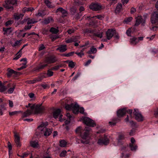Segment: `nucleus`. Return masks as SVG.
Returning <instances> with one entry per match:
<instances>
[{
    "mask_svg": "<svg viewBox=\"0 0 158 158\" xmlns=\"http://www.w3.org/2000/svg\"><path fill=\"white\" fill-rule=\"evenodd\" d=\"M90 129L85 127V129L81 132L80 136L81 138V142L84 144H88L89 142V131Z\"/></svg>",
    "mask_w": 158,
    "mask_h": 158,
    "instance_id": "f257e3e1",
    "label": "nucleus"
},
{
    "mask_svg": "<svg viewBox=\"0 0 158 158\" xmlns=\"http://www.w3.org/2000/svg\"><path fill=\"white\" fill-rule=\"evenodd\" d=\"M3 4V6L7 9H13V7L10 5H16L17 4V0H6Z\"/></svg>",
    "mask_w": 158,
    "mask_h": 158,
    "instance_id": "f03ea898",
    "label": "nucleus"
},
{
    "mask_svg": "<svg viewBox=\"0 0 158 158\" xmlns=\"http://www.w3.org/2000/svg\"><path fill=\"white\" fill-rule=\"evenodd\" d=\"M83 122L86 125L92 127L96 126L94 122L89 118L85 117L83 118Z\"/></svg>",
    "mask_w": 158,
    "mask_h": 158,
    "instance_id": "7ed1b4c3",
    "label": "nucleus"
},
{
    "mask_svg": "<svg viewBox=\"0 0 158 158\" xmlns=\"http://www.w3.org/2000/svg\"><path fill=\"white\" fill-rule=\"evenodd\" d=\"M57 60L56 57L54 55H50L46 57L45 59V63L48 64L53 63Z\"/></svg>",
    "mask_w": 158,
    "mask_h": 158,
    "instance_id": "20e7f679",
    "label": "nucleus"
},
{
    "mask_svg": "<svg viewBox=\"0 0 158 158\" xmlns=\"http://www.w3.org/2000/svg\"><path fill=\"white\" fill-rule=\"evenodd\" d=\"M61 110L60 109H58L55 110L53 113V117L55 118H58V116H59V120L60 122L63 121L64 120V119L62 118V115L60 114Z\"/></svg>",
    "mask_w": 158,
    "mask_h": 158,
    "instance_id": "39448f33",
    "label": "nucleus"
},
{
    "mask_svg": "<svg viewBox=\"0 0 158 158\" xmlns=\"http://www.w3.org/2000/svg\"><path fill=\"white\" fill-rule=\"evenodd\" d=\"M109 143V140L107 136L105 135L103 138L98 139V143L100 145H107Z\"/></svg>",
    "mask_w": 158,
    "mask_h": 158,
    "instance_id": "423d86ee",
    "label": "nucleus"
},
{
    "mask_svg": "<svg viewBox=\"0 0 158 158\" xmlns=\"http://www.w3.org/2000/svg\"><path fill=\"white\" fill-rule=\"evenodd\" d=\"M143 16L144 19H143L141 16H138L136 18L135 26H138L140 24V23H141L143 25H144L145 23V19L146 17L145 15H144Z\"/></svg>",
    "mask_w": 158,
    "mask_h": 158,
    "instance_id": "0eeeda50",
    "label": "nucleus"
},
{
    "mask_svg": "<svg viewBox=\"0 0 158 158\" xmlns=\"http://www.w3.org/2000/svg\"><path fill=\"white\" fill-rule=\"evenodd\" d=\"M133 114L135 116V119L138 121H142L143 120V117L142 114L139 112L138 110L134 109Z\"/></svg>",
    "mask_w": 158,
    "mask_h": 158,
    "instance_id": "6e6552de",
    "label": "nucleus"
},
{
    "mask_svg": "<svg viewBox=\"0 0 158 158\" xmlns=\"http://www.w3.org/2000/svg\"><path fill=\"white\" fill-rule=\"evenodd\" d=\"M20 74L21 73L20 72L14 71V70H9L7 73V75L8 77H10L11 76L16 77Z\"/></svg>",
    "mask_w": 158,
    "mask_h": 158,
    "instance_id": "1a4fd4ad",
    "label": "nucleus"
},
{
    "mask_svg": "<svg viewBox=\"0 0 158 158\" xmlns=\"http://www.w3.org/2000/svg\"><path fill=\"white\" fill-rule=\"evenodd\" d=\"M151 21L152 24L155 23L158 21V12L155 11L151 15Z\"/></svg>",
    "mask_w": 158,
    "mask_h": 158,
    "instance_id": "9d476101",
    "label": "nucleus"
},
{
    "mask_svg": "<svg viewBox=\"0 0 158 158\" xmlns=\"http://www.w3.org/2000/svg\"><path fill=\"white\" fill-rule=\"evenodd\" d=\"M114 33H116V30L112 29H108L106 32V38L110 40L114 36Z\"/></svg>",
    "mask_w": 158,
    "mask_h": 158,
    "instance_id": "9b49d317",
    "label": "nucleus"
},
{
    "mask_svg": "<svg viewBox=\"0 0 158 158\" xmlns=\"http://www.w3.org/2000/svg\"><path fill=\"white\" fill-rule=\"evenodd\" d=\"M42 134H43L45 136H49L52 133V129L44 127L43 129H40Z\"/></svg>",
    "mask_w": 158,
    "mask_h": 158,
    "instance_id": "f8f14e48",
    "label": "nucleus"
},
{
    "mask_svg": "<svg viewBox=\"0 0 158 158\" xmlns=\"http://www.w3.org/2000/svg\"><path fill=\"white\" fill-rule=\"evenodd\" d=\"M89 8L93 10L97 11L101 9V6L98 3H92L89 5Z\"/></svg>",
    "mask_w": 158,
    "mask_h": 158,
    "instance_id": "ddd939ff",
    "label": "nucleus"
},
{
    "mask_svg": "<svg viewBox=\"0 0 158 158\" xmlns=\"http://www.w3.org/2000/svg\"><path fill=\"white\" fill-rule=\"evenodd\" d=\"M126 113V108H123L118 110L117 111V116L119 118L123 117Z\"/></svg>",
    "mask_w": 158,
    "mask_h": 158,
    "instance_id": "4468645a",
    "label": "nucleus"
},
{
    "mask_svg": "<svg viewBox=\"0 0 158 158\" xmlns=\"http://www.w3.org/2000/svg\"><path fill=\"white\" fill-rule=\"evenodd\" d=\"M44 110V107L40 105H37L35 106V114H38L42 113Z\"/></svg>",
    "mask_w": 158,
    "mask_h": 158,
    "instance_id": "2eb2a0df",
    "label": "nucleus"
},
{
    "mask_svg": "<svg viewBox=\"0 0 158 158\" xmlns=\"http://www.w3.org/2000/svg\"><path fill=\"white\" fill-rule=\"evenodd\" d=\"M15 141L17 147H20L21 144L20 142V137L16 133H14Z\"/></svg>",
    "mask_w": 158,
    "mask_h": 158,
    "instance_id": "dca6fc26",
    "label": "nucleus"
},
{
    "mask_svg": "<svg viewBox=\"0 0 158 158\" xmlns=\"http://www.w3.org/2000/svg\"><path fill=\"white\" fill-rule=\"evenodd\" d=\"M20 61H23L24 63H22L21 67L20 68H18L17 69H23L26 68L27 66L26 65L27 63L26 59V58H23Z\"/></svg>",
    "mask_w": 158,
    "mask_h": 158,
    "instance_id": "f3484780",
    "label": "nucleus"
},
{
    "mask_svg": "<svg viewBox=\"0 0 158 158\" xmlns=\"http://www.w3.org/2000/svg\"><path fill=\"white\" fill-rule=\"evenodd\" d=\"M11 29V27H3L2 31L4 32V35H8L10 34L12 32Z\"/></svg>",
    "mask_w": 158,
    "mask_h": 158,
    "instance_id": "a211bd4d",
    "label": "nucleus"
},
{
    "mask_svg": "<svg viewBox=\"0 0 158 158\" xmlns=\"http://www.w3.org/2000/svg\"><path fill=\"white\" fill-rule=\"evenodd\" d=\"M53 19L51 17H48L44 20L43 23L44 24L47 25L51 22H53Z\"/></svg>",
    "mask_w": 158,
    "mask_h": 158,
    "instance_id": "6ab92c4d",
    "label": "nucleus"
},
{
    "mask_svg": "<svg viewBox=\"0 0 158 158\" xmlns=\"http://www.w3.org/2000/svg\"><path fill=\"white\" fill-rule=\"evenodd\" d=\"M24 15L23 14L15 13L14 14V18L15 20H18L19 19H22Z\"/></svg>",
    "mask_w": 158,
    "mask_h": 158,
    "instance_id": "aec40b11",
    "label": "nucleus"
},
{
    "mask_svg": "<svg viewBox=\"0 0 158 158\" xmlns=\"http://www.w3.org/2000/svg\"><path fill=\"white\" fill-rule=\"evenodd\" d=\"M122 5L121 3H118L115 10V12L116 14H118L122 10Z\"/></svg>",
    "mask_w": 158,
    "mask_h": 158,
    "instance_id": "412c9836",
    "label": "nucleus"
},
{
    "mask_svg": "<svg viewBox=\"0 0 158 158\" xmlns=\"http://www.w3.org/2000/svg\"><path fill=\"white\" fill-rule=\"evenodd\" d=\"M72 110L73 112L75 114L78 113L79 111V106L77 104H75L73 106Z\"/></svg>",
    "mask_w": 158,
    "mask_h": 158,
    "instance_id": "4be33fe9",
    "label": "nucleus"
},
{
    "mask_svg": "<svg viewBox=\"0 0 158 158\" xmlns=\"http://www.w3.org/2000/svg\"><path fill=\"white\" fill-rule=\"evenodd\" d=\"M57 50H59L60 52H64L67 50L66 45H61L57 49Z\"/></svg>",
    "mask_w": 158,
    "mask_h": 158,
    "instance_id": "5701e85b",
    "label": "nucleus"
},
{
    "mask_svg": "<svg viewBox=\"0 0 158 158\" xmlns=\"http://www.w3.org/2000/svg\"><path fill=\"white\" fill-rule=\"evenodd\" d=\"M32 113V111L28 110L25 112H24L22 114L23 118L27 117L30 115Z\"/></svg>",
    "mask_w": 158,
    "mask_h": 158,
    "instance_id": "b1692460",
    "label": "nucleus"
},
{
    "mask_svg": "<svg viewBox=\"0 0 158 158\" xmlns=\"http://www.w3.org/2000/svg\"><path fill=\"white\" fill-rule=\"evenodd\" d=\"M44 2L46 6L49 8H53L54 6L51 4V2L49 0H44Z\"/></svg>",
    "mask_w": 158,
    "mask_h": 158,
    "instance_id": "393cba45",
    "label": "nucleus"
},
{
    "mask_svg": "<svg viewBox=\"0 0 158 158\" xmlns=\"http://www.w3.org/2000/svg\"><path fill=\"white\" fill-rule=\"evenodd\" d=\"M16 86V85L15 83H13L11 85L12 87L8 89V93L9 94H12V93H13L15 88Z\"/></svg>",
    "mask_w": 158,
    "mask_h": 158,
    "instance_id": "a878e982",
    "label": "nucleus"
},
{
    "mask_svg": "<svg viewBox=\"0 0 158 158\" xmlns=\"http://www.w3.org/2000/svg\"><path fill=\"white\" fill-rule=\"evenodd\" d=\"M137 38L134 37L130 39V43L132 45H135L138 43L137 41Z\"/></svg>",
    "mask_w": 158,
    "mask_h": 158,
    "instance_id": "bb28decb",
    "label": "nucleus"
},
{
    "mask_svg": "<svg viewBox=\"0 0 158 158\" xmlns=\"http://www.w3.org/2000/svg\"><path fill=\"white\" fill-rule=\"evenodd\" d=\"M97 52V49L96 48L94 47V46L92 47L89 50L87 53L89 54H94L95 53Z\"/></svg>",
    "mask_w": 158,
    "mask_h": 158,
    "instance_id": "cd10ccee",
    "label": "nucleus"
},
{
    "mask_svg": "<svg viewBox=\"0 0 158 158\" xmlns=\"http://www.w3.org/2000/svg\"><path fill=\"white\" fill-rule=\"evenodd\" d=\"M48 125V123L46 122L44 123H42L38 126V128L40 130V129H43L44 127H46Z\"/></svg>",
    "mask_w": 158,
    "mask_h": 158,
    "instance_id": "c85d7f7f",
    "label": "nucleus"
},
{
    "mask_svg": "<svg viewBox=\"0 0 158 158\" xmlns=\"http://www.w3.org/2000/svg\"><path fill=\"white\" fill-rule=\"evenodd\" d=\"M46 77L45 75L42 74L41 75L37 77L36 78V81L37 82L41 81L44 78Z\"/></svg>",
    "mask_w": 158,
    "mask_h": 158,
    "instance_id": "c756f323",
    "label": "nucleus"
},
{
    "mask_svg": "<svg viewBox=\"0 0 158 158\" xmlns=\"http://www.w3.org/2000/svg\"><path fill=\"white\" fill-rule=\"evenodd\" d=\"M59 30L58 29L53 27H51L49 30V31L51 32L54 34L57 33L59 32Z\"/></svg>",
    "mask_w": 158,
    "mask_h": 158,
    "instance_id": "7c9ffc66",
    "label": "nucleus"
},
{
    "mask_svg": "<svg viewBox=\"0 0 158 158\" xmlns=\"http://www.w3.org/2000/svg\"><path fill=\"white\" fill-rule=\"evenodd\" d=\"M37 21H35L34 19H27V23L28 25H29L31 24H34L37 23Z\"/></svg>",
    "mask_w": 158,
    "mask_h": 158,
    "instance_id": "2f4dec72",
    "label": "nucleus"
},
{
    "mask_svg": "<svg viewBox=\"0 0 158 158\" xmlns=\"http://www.w3.org/2000/svg\"><path fill=\"white\" fill-rule=\"evenodd\" d=\"M77 10V9L74 6H73L70 9V12L71 14L73 15H75L76 13Z\"/></svg>",
    "mask_w": 158,
    "mask_h": 158,
    "instance_id": "473e14b6",
    "label": "nucleus"
},
{
    "mask_svg": "<svg viewBox=\"0 0 158 158\" xmlns=\"http://www.w3.org/2000/svg\"><path fill=\"white\" fill-rule=\"evenodd\" d=\"M30 145L33 148H35L37 147L38 145V142L35 141H31L30 142Z\"/></svg>",
    "mask_w": 158,
    "mask_h": 158,
    "instance_id": "72a5a7b5",
    "label": "nucleus"
},
{
    "mask_svg": "<svg viewBox=\"0 0 158 158\" xmlns=\"http://www.w3.org/2000/svg\"><path fill=\"white\" fill-rule=\"evenodd\" d=\"M66 144L67 142L64 140H61L60 141V146L61 147H64Z\"/></svg>",
    "mask_w": 158,
    "mask_h": 158,
    "instance_id": "f704fd0d",
    "label": "nucleus"
},
{
    "mask_svg": "<svg viewBox=\"0 0 158 158\" xmlns=\"http://www.w3.org/2000/svg\"><path fill=\"white\" fill-rule=\"evenodd\" d=\"M133 18L131 17H129L125 18L124 20V22L128 23L131 22L133 19Z\"/></svg>",
    "mask_w": 158,
    "mask_h": 158,
    "instance_id": "c9c22d12",
    "label": "nucleus"
},
{
    "mask_svg": "<svg viewBox=\"0 0 158 158\" xmlns=\"http://www.w3.org/2000/svg\"><path fill=\"white\" fill-rule=\"evenodd\" d=\"M76 63L72 61H71L69 62L68 66L71 68H73L75 66Z\"/></svg>",
    "mask_w": 158,
    "mask_h": 158,
    "instance_id": "e433bc0d",
    "label": "nucleus"
},
{
    "mask_svg": "<svg viewBox=\"0 0 158 158\" xmlns=\"http://www.w3.org/2000/svg\"><path fill=\"white\" fill-rule=\"evenodd\" d=\"M95 32V30H91L89 29H86L84 30V32L85 33H92Z\"/></svg>",
    "mask_w": 158,
    "mask_h": 158,
    "instance_id": "4c0bfd02",
    "label": "nucleus"
},
{
    "mask_svg": "<svg viewBox=\"0 0 158 158\" xmlns=\"http://www.w3.org/2000/svg\"><path fill=\"white\" fill-rule=\"evenodd\" d=\"M82 15V13L79 12V13H77V14L75 15L74 18L76 19H78L81 18Z\"/></svg>",
    "mask_w": 158,
    "mask_h": 158,
    "instance_id": "58836bf2",
    "label": "nucleus"
},
{
    "mask_svg": "<svg viewBox=\"0 0 158 158\" xmlns=\"http://www.w3.org/2000/svg\"><path fill=\"white\" fill-rule=\"evenodd\" d=\"M129 147L130 148L131 150L132 151H135L137 149L138 146H137L135 144H132V146L131 147L129 145Z\"/></svg>",
    "mask_w": 158,
    "mask_h": 158,
    "instance_id": "ea45409f",
    "label": "nucleus"
},
{
    "mask_svg": "<svg viewBox=\"0 0 158 158\" xmlns=\"http://www.w3.org/2000/svg\"><path fill=\"white\" fill-rule=\"evenodd\" d=\"M61 13L62 14V17H63L66 16L68 14L67 11L64 9H63Z\"/></svg>",
    "mask_w": 158,
    "mask_h": 158,
    "instance_id": "a19ab883",
    "label": "nucleus"
},
{
    "mask_svg": "<svg viewBox=\"0 0 158 158\" xmlns=\"http://www.w3.org/2000/svg\"><path fill=\"white\" fill-rule=\"evenodd\" d=\"M21 40H17L15 44L12 45V46L13 47L16 46H19L21 44Z\"/></svg>",
    "mask_w": 158,
    "mask_h": 158,
    "instance_id": "79ce46f5",
    "label": "nucleus"
},
{
    "mask_svg": "<svg viewBox=\"0 0 158 158\" xmlns=\"http://www.w3.org/2000/svg\"><path fill=\"white\" fill-rule=\"evenodd\" d=\"M5 90V86L2 84L1 81H0V91L3 92Z\"/></svg>",
    "mask_w": 158,
    "mask_h": 158,
    "instance_id": "37998d69",
    "label": "nucleus"
},
{
    "mask_svg": "<svg viewBox=\"0 0 158 158\" xmlns=\"http://www.w3.org/2000/svg\"><path fill=\"white\" fill-rule=\"evenodd\" d=\"M53 72L51 71L50 70H48L47 73V74H44L43 75H45V76L46 77V76H47L48 77H51L53 75Z\"/></svg>",
    "mask_w": 158,
    "mask_h": 158,
    "instance_id": "c03bdc74",
    "label": "nucleus"
},
{
    "mask_svg": "<svg viewBox=\"0 0 158 158\" xmlns=\"http://www.w3.org/2000/svg\"><path fill=\"white\" fill-rule=\"evenodd\" d=\"M24 10L26 11H32L34 10V9L32 7H25L24 8Z\"/></svg>",
    "mask_w": 158,
    "mask_h": 158,
    "instance_id": "a18cd8bd",
    "label": "nucleus"
},
{
    "mask_svg": "<svg viewBox=\"0 0 158 158\" xmlns=\"http://www.w3.org/2000/svg\"><path fill=\"white\" fill-rule=\"evenodd\" d=\"M66 153H67V152L66 151L64 150V151H62L60 153V156L61 157H64L66 156Z\"/></svg>",
    "mask_w": 158,
    "mask_h": 158,
    "instance_id": "49530a36",
    "label": "nucleus"
},
{
    "mask_svg": "<svg viewBox=\"0 0 158 158\" xmlns=\"http://www.w3.org/2000/svg\"><path fill=\"white\" fill-rule=\"evenodd\" d=\"M93 33L94 34V36H97L100 37V38H101L102 36V33H100L98 32L95 33V32Z\"/></svg>",
    "mask_w": 158,
    "mask_h": 158,
    "instance_id": "de8ad7c7",
    "label": "nucleus"
},
{
    "mask_svg": "<svg viewBox=\"0 0 158 158\" xmlns=\"http://www.w3.org/2000/svg\"><path fill=\"white\" fill-rule=\"evenodd\" d=\"M73 106L72 105H66L65 106V108L66 110H70L72 109Z\"/></svg>",
    "mask_w": 158,
    "mask_h": 158,
    "instance_id": "09e8293b",
    "label": "nucleus"
},
{
    "mask_svg": "<svg viewBox=\"0 0 158 158\" xmlns=\"http://www.w3.org/2000/svg\"><path fill=\"white\" fill-rule=\"evenodd\" d=\"M110 5L114 4L117 2V0H107Z\"/></svg>",
    "mask_w": 158,
    "mask_h": 158,
    "instance_id": "8fccbe9b",
    "label": "nucleus"
},
{
    "mask_svg": "<svg viewBox=\"0 0 158 158\" xmlns=\"http://www.w3.org/2000/svg\"><path fill=\"white\" fill-rule=\"evenodd\" d=\"M13 23V21L12 20H9L6 22L5 23V25L6 26H10Z\"/></svg>",
    "mask_w": 158,
    "mask_h": 158,
    "instance_id": "3c124183",
    "label": "nucleus"
},
{
    "mask_svg": "<svg viewBox=\"0 0 158 158\" xmlns=\"http://www.w3.org/2000/svg\"><path fill=\"white\" fill-rule=\"evenodd\" d=\"M131 143H130V146L131 147L132 146V144H135V140L134 138L133 137H132L131 139Z\"/></svg>",
    "mask_w": 158,
    "mask_h": 158,
    "instance_id": "603ef678",
    "label": "nucleus"
},
{
    "mask_svg": "<svg viewBox=\"0 0 158 158\" xmlns=\"http://www.w3.org/2000/svg\"><path fill=\"white\" fill-rule=\"evenodd\" d=\"M19 113V112L18 111H15L12 112H9V114L10 116H13L18 114Z\"/></svg>",
    "mask_w": 158,
    "mask_h": 158,
    "instance_id": "864d4df0",
    "label": "nucleus"
},
{
    "mask_svg": "<svg viewBox=\"0 0 158 158\" xmlns=\"http://www.w3.org/2000/svg\"><path fill=\"white\" fill-rule=\"evenodd\" d=\"M75 41L76 40L74 39H73V38H72L71 39H68V40H66V43L68 44V43H72L73 42H75Z\"/></svg>",
    "mask_w": 158,
    "mask_h": 158,
    "instance_id": "5fc2aeb1",
    "label": "nucleus"
},
{
    "mask_svg": "<svg viewBox=\"0 0 158 158\" xmlns=\"http://www.w3.org/2000/svg\"><path fill=\"white\" fill-rule=\"evenodd\" d=\"M75 5L76 6H79L81 5V3L78 0H76L74 1Z\"/></svg>",
    "mask_w": 158,
    "mask_h": 158,
    "instance_id": "6e6d98bb",
    "label": "nucleus"
},
{
    "mask_svg": "<svg viewBox=\"0 0 158 158\" xmlns=\"http://www.w3.org/2000/svg\"><path fill=\"white\" fill-rule=\"evenodd\" d=\"M74 52H71L68 53H67L66 54H64V55L65 56H67V57L70 56H73L74 54Z\"/></svg>",
    "mask_w": 158,
    "mask_h": 158,
    "instance_id": "4d7b16f0",
    "label": "nucleus"
},
{
    "mask_svg": "<svg viewBox=\"0 0 158 158\" xmlns=\"http://www.w3.org/2000/svg\"><path fill=\"white\" fill-rule=\"evenodd\" d=\"M21 56V54L19 53V54H17V53L16 55V56L13 58V60H17L18 59H19L20 57Z\"/></svg>",
    "mask_w": 158,
    "mask_h": 158,
    "instance_id": "13d9d810",
    "label": "nucleus"
},
{
    "mask_svg": "<svg viewBox=\"0 0 158 158\" xmlns=\"http://www.w3.org/2000/svg\"><path fill=\"white\" fill-rule=\"evenodd\" d=\"M47 64H41L40 65L39 69L44 68H45V67L47 66Z\"/></svg>",
    "mask_w": 158,
    "mask_h": 158,
    "instance_id": "bf43d9fd",
    "label": "nucleus"
},
{
    "mask_svg": "<svg viewBox=\"0 0 158 158\" xmlns=\"http://www.w3.org/2000/svg\"><path fill=\"white\" fill-rule=\"evenodd\" d=\"M45 48V47L44 46L43 44H41L40 45L39 48V51H41Z\"/></svg>",
    "mask_w": 158,
    "mask_h": 158,
    "instance_id": "052dcab7",
    "label": "nucleus"
},
{
    "mask_svg": "<svg viewBox=\"0 0 158 158\" xmlns=\"http://www.w3.org/2000/svg\"><path fill=\"white\" fill-rule=\"evenodd\" d=\"M8 147L9 149V152H10V151L12 150V147L11 144L9 142H8Z\"/></svg>",
    "mask_w": 158,
    "mask_h": 158,
    "instance_id": "680f3d73",
    "label": "nucleus"
},
{
    "mask_svg": "<svg viewBox=\"0 0 158 158\" xmlns=\"http://www.w3.org/2000/svg\"><path fill=\"white\" fill-rule=\"evenodd\" d=\"M94 16L95 17V18H96L100 20H102L104 18L103 16L101 15H97Z\"/></svg>",
    "mask_w": 158,
    "mask_h": 158,
    "instance_id": "e2e57ef3",
    "label": "nucleus"
},
{
    "mask_svg": "<svg viewBox=\"0 0 158 158\" xmlns=\"http://www.w3.org/2000/svg\"><path fill=\"white\" fill-rule=\"evenodd\" d=\"M124 138V137L123 135H120L119 136L118 139V143H119L120 142V140L123 139Z\"/></svg>",
    "mask_w": 158,
    "mask_h": 158,
    "instance_id": "0e129e2a",
    "label": "nucleus"
},
{
    "mask_svg": "<svg viewBox=\"0 0 158 158\" xmlns=\"http://www.w3.org/2000/svg\"><path fill=\"white\" fill-rule=\"evenodd\" d=\"M48 32V30L45 29H44L42 30V33L44 35H47Z\"/></svg>",
    "mask_w": 158,
    "mask_h": 158,
    "instance_id": "69168bd1",
    "label": "nucleus"
},
{
    "mask_svg": "<svg viewBox=\"0 0 158 158\" xmlns=\"http://www.w3.org/2000/svg\"><path fill=\"white\" fill-rule=\"evenodd\" d=\"M75 53L80 57H81L83 56L84 55V53L76 52Z\"/></svg>",
    "mask_w": 158,
    "mask_h": 158,
    "instance_id": "338daca9",
    "label": "nucleus"
},
{
    "mask_svg": "<svg viewBox=\"0 0 158 158\" xmlns=\"http://www.w3.org/2000/svg\"><path fill=\"white\" fill-rule=\"evenodd\" d=\"M153 31H155L158 30V24L157 26H154L152 27V29Z\"/></svg>",
    "mask_w": 158,
    "mask_h": 158,
    "instance_id": "774afa93",
    "label": "nucleus"
}]
</instances>
